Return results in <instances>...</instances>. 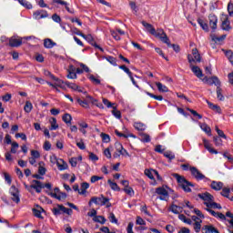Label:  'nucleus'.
<instances>
[{"instance_id":"nucleus-41","label":"nucleus","mask_w":233,"mask_h":233,"mask_svg":"<svg viewBox=\"0 0 233 233\" xmlns=\"http://www.w3.org/2000/svg\"><path fill=\"white\" fill-rule=\"evenodd\" d=\"M65 85L68 87L71 88L72 90H79V86L74 84V83H70L68 81L65 82Z\"/></svg>"},{"instance_id":"nucleus-7","label":"nucleus","mask_w":233,"mask_h":233,"mask_svg":"<svg viewBox=\"0 0 233 233\" xmlns=\"http://www.w3.org/2000/svg\"><path fill=\"white\" fill-rule=\"evenodd\" d=\"M212 208H218L207 207V208H205V210H207V212L211 214V216H213V218H218L219 219H222V220L227 219V217L225 215H223V213L216 212Z\"/></svg>"},{"instance_id":"nucleus-20","label":"nucleus","mask_w":233,"mask_h":233,"mask_svg":"<svg viewBox=\"0 0 233 233\" xmlns=\"http://www.w3.org/2000/svg\"><path fill=\"white\" fill-rule=\"evenodd\" d=\"M57 168H58V170H66L67 168H68V164L66 163V162H65V160H63V159H59L58 161H57Z\"/></svg>"},{"instance_id":"nucleus-52","label":"nucleus","mask_w":233,"mask_h":233,"mask_svg":"<svg viewBox=\"0 0 233 233\" xmlns=\"http://www.w3.org/2000/svg\"><path fill=\"white\" fill-rule=\"evenodd\" d=\"M213 140L216 147H221V145H223V140H221V138H219L218 137H214Z\"/></svg>"},{"instance_id":"nucleus-64","label":"nucleus","mask_w":233,"mask_h":233,"mask_svg":"<svg viewBox=\"0 0 233 233\" xmlns=\"http://www.w3.org/2000/svg\"><path fill=\"white\" fill-rule=\"evenodd\" d=\"M109 221L111 223H117V218H116V215H114V213L109 214Z\"/></svg>"},{"instance_id":"nucleus-24","label":"nucleus","mask_w":233,"mask_h":233,"mask_svg":"<svg viewBox=\"0 0 233 233\" xmlns=\"http://www.w3.org/2000/svg\"><path fill=\"white\" fill-rule=\"evenodd\" d=\"M51 198H55V199H58V201H61L62 199H66V193L65 192H59L58 195L56 194H50Z\"/></svg>"},{"instance_id":"nucleus-10","label":"nucleus","mask_w":233,"mask_h":233,"mask_svg":"<svg viewBox=\"0 0 233 233\" xmlns=\"http://www.w3.org/2000/svg\"><path fill=\"white\" fill-rule=\"evenodd\" d=\"M30 188H34L37 194H41V190L45 188V186H43V183L39 180H32Z\"/></svg>"},{"instance_id":"nucleus-59","label":"nucleus","mask_w":233,"mask_h":233,"mask_svg":"<svg viewBox=\"0 0 233 233\" xmlns=\"http://www.w3.org/2000/svg\"><path fill=\"white\" fill-rule=\"evenodd\" d=\"M38 173L40 174V176H45V174H46V168L41 166V163H39Z\"/></svg>"},{"instance_id":"nucleus-46","label":"nucleus","mask_w":233,"mask_h":233,"mask_svg":"<svg viewBox=\"0 0 233 233\" xmlns=\"http://www.w3.org/2000/svg\"><path fill=\"white\" fill-rule=\"evenodd\" d=\"M141 137V141H143V143H150V136L147 135V134H142L140 135Z\"/></svg>"},{"instance_id":"nucleus-39","label":"nucleus","mask_w":233,"mask_h":233,"mask_svg":"<svg viewBox=\"0 0 233 233\" xmlns=\"http://www.w3.org/2000/svg\"><path fill=\"white\" fill-rule=\"evenodd\" d=\"M163 154L165 157L169 159V161H172V159H176V155H174V152L172 151H166Z\"/></svg>"},{"instance_id":"nucleus-12","label":"nucleus","mask_w":233,"mask_h":233,"mask_svg":"<svg viewBox=\"0 0 233 233\" xmlns=\"http://www.w3.org/2000/svg\"><path fill=\"white\" fill-rule=\"evenodd\" d=\"M67 79H77V74L76 73V66L70 65L67 69Z\"/></svg>"},{"instance_id":"nucleus-26","label":"nucleus","mask_w":233,"mask_h":233,"mask_svg":"<svg viewBox=\"0 0 233 233\" xmlns=\"http://www.w3.org/2000/svg\"><path fill=\"white\" fill-rule=\"evenodd\" d=\"M45 48H54L56 46V43L52 41V39L46 38L44 40Z\"/></svg>"},{"instance_id":"nucleus-23","label":"nucleus","mask_w":233,"mask_h":233,"mask_svg":"<svg viewBox=\"0 0 233 233\" xmlns=\"http://www.w3.org/2000/svg\"><path fill=\"white\" fill-rule=\"evenodd\" d=\"M41 212H45V209L41 207H37V208H33V214L35 216V218H39L40 219H43V216H41Z\"/></svg>"},{"instance_id":"nucleus-14","label":"nucleus","mask_w":233,"mask_h":233,"mask_svg":"<svg viewBox=\"0 0 233 233\" xmlns=\"http://www.w3.org/2000/svg\"><path fill=\"white\" fill-rule=\"evenodd\" d=\"M21 45H23V40L21 38L11 37L9 39V46L17 47L21 46Z\"/></svg>"},{"instance_id":"nucleus-55","label":"nucleus","mask_w":233,"mask_h":233,"mask_svg":"<svg viewBox=\"0 0 233 233\" xmlns=\"http://www.w3.org/2000/svg\"><path fill=\"white\" fill-rule=\"evenodd\" d=\"M134 127L136 130H145V126L143 125V123L137 122L134 124Z\"/></svg>"},{"instance_id":"nucleus-28","label":"nucleus","mask_w":233,"mask_h":233,"mask_svg":"<svg viewBox=\"0 0 233 233\" xmlns=\"http://www.w3.org/2000/svg\"><path fill=\"white\" fill-rule=\"evenodd\" d=\"M200 128L203 130L208 136H212V129L207 124H200Z\"/></svg>"},{"instance_id":"nucleus-16","label":"nucleus","mask_w":233,"mask_h":233,"mask_svg":"<svg viewBox=\"0 0 233 233\" xmlns=\"http://www.w3.org/2000/svg\"><path fill=\"white\" fill-rule=\"evenodd\" d=\"M169 210H171L173 214H181V212H183V206H177L176 204H172L169 207Z\"/></svg>"},{"instance_id":"nucleus-27","label":"nucleus","mask_w":233,"mask_h":233,"mask_svg":"<svg viewBox=\"0 0 233 233\" xmlns=\"http://www.w3.org/2000/svg\"><path fill=\"white\" fill-rule=\"evenodd\" d=\"M62 120L64 121V123L66 125H72V116L68 113H66L63 116H62Z\"/></svg>"},{"instance_id":"nucleus-1","label":"nucleus","mask_w":233,"mask_h":233,"mask_svg":"<svg viewBox=\"0 0 233 233\" xmlns=\"http://www.w3.org/2000/svg\"><path fill=\"white\" fill-rule=\"evenodd\" d=\"M198 198L203 199L204 205H206V207L218 208V210H221V205L214 201V196H212L210 193L205 192L198 194Z\"/></svg>"},{"instance_id":"nucleus-21","label":"nucleus","mask_w":233,"mask_h":233,"mask_svg":"<svg viewBox=\"0 0 233 233\" xmlns=\"http://www.w3.org/2000/svg\"><path fill=\"white\" fill-rule=\"evenodd\" d=\"M198 25H200L202 30H204L205 32H210V29L208 28V24L206 23L203 19L198 18Z\"/></svg>"},{"instance_id":"nucleus-17","label":"nucleus","mask_w":233,"mask_h":233,"mask_svg":"<svg viewBox=\"0 0 233 233\" xmlns=\"http://www.w3.org/2000/svg\"><path fill=\"white\" fill-rule=\"evenodd\" d=\"M143 26H145V28H147V32H149V34H151V35H156V28H154V26L145 21L142 22Z\"/></svg>"},{"instance_id":"nucleus-49","label":"nucleus","mask_w":233,"mask_h":233,"mask_svg":"<svg viewBox=\"0 0 233 233\" xmlns=\"http://www.w3.org/2000/svg\"><path fill=\"white\" fill-rule=\"evenodd\" d=\"M115 146H116V152L121 156L123 154V145H121V143L119 142H116Z\"/></svg>"},{"instance_id":"nucleus-60","label":"nucleus","mask_w":233,"mask_h":233,"mask_svg":"<svg viewBox=\"0 0 233 233\" xmlns=\"http://www.w3.org/2000/svg\"><path fill=\"white\" fill-rule=\"evenodd\" d=\"M12 198V201H14L15 203H19V201H21V198H19V193H16L15 195H11Z\"/></svg>"},{"instance_id":"nucleus-3","label":"nucleus","mask_w":233,"mask_h":233,"mask_svg":"<svg viewBox=\"0 0 233 233\" xmlns=\"http://www.w3.org/2000/svg\"><path fill=\"white\" fill-rule=\"evenodd\" d=\"M110 199L108 198H105V196L101 195L100 197H93L91 198L88 205L89 207H92V203H95V205H106L107 208L112 207V204L109 202Z\"/></svg>"},{"instance_id":"nucleus-25","label":"nucleus","mask_w":233,"mask_h":233,"mask_svg":"<svg viewBox=\"0 0 233 233\" xmlns=\"http://www.w3.org/2000/svg\"><path fill=\"white\" fill-rule=\"evenodd\" d=\"M90 188V184H88L87 182H83L81 184V189H80V196H85V194H86V189Z\"/></svg>"},{"instance_id":"nucleus-34","label":"nucleus","mask_w":233,"mask_h":233,"mask_svg":"<svg viewBox=\"0 0 233 233\" xmlns=\"http://www.w3.org/2000/svg\"><path fill=\"white\" fill-rule=\"evenodd\" d=\"M32 108H34L32 103L30 101H26L24 106L25 112H26V114H30V112H32Z\"/></svg>"},{"instance_id":"nucleus-42","label":"nucleus","mask_w":233,"mask_h":233,"mask_svg":"<svg viewBox=\"0 0 233 233\" xmlns=\"http://www.w3.org/2000/svg\"><path fill=\"white\" fill-rule=\"evenodd\" d=\"M112 114L116 119H121V111L117 110L116 106H113Z\"/></svg>"},{"instance_id":"nucleus-33","label":"nucleus","mask_w":233,"mask_h":233,"mask_svg":"<svg viewBox=\"0 0 233 233\" xmlns=\"http://www.w3.org/2000/svg\"><path fill=\"white\" fill-rule=\"evenodd\" d=\"M207 103H208L209 108H211V110H215V112H218V114L221 112V107H219L218 105H214L213 103L209 102L208 100H207Z\"/></svg>"},{"instance_id":"nucleus-40","label":"nucleus","mask_w":233,"mask_h":233,"mask_svg":"<svg viewBox=\"0 0 233 233\" xmlns=\"http://www.w3.org/2000/svg\"><path fill=\"white\" fill-rule=\"evenodd\" d=\"M18 148H19V144H18L17 142H13V143L11 144V150H10V153H11V154H16Z\"/></svg>"},{"instance_id":"nucleus-36","label":"nucleus","mask_w":233,"mask_h":233,"mask_svg":"<svg viewBox=\"0 0 233 233\" xmlns=\"http://www.w3.org/2000/svg\"><path fill=\"white\" fill-rule=\"evenodd\" d=\"M63 208H64V206L63 205H58L57 208H53V214L55 216H59L61 215V213L63 212Z\"/></svg>"},{"instance_id":"nucleus-56","label":"nucleus","mask_w":233,"mask_h":233,"mask_svg":"<svg viewBox=\"0 0 233 233\" xmlns=\"http://www.w3.org/2000/svg\"><path fill=\"white\" fill-rule=\"evenodd\" d=\"M31 156L35 159H39V157H41V154L37 150H31Z\"/></svg>"},{"instance_id":"nucleus-11","label":"nucleus","mask_w":233,"mask_h":233,"mask_svg":"<svg viewBox=\"0 0 233 233\" xmlns=\"http://www.w3.org/2000/svg\"><path fill=\"white\" fill-rule=\"evenodd\" d=\"M33 17L35 19H45V18L48 17V12H46L43 9L35 11L33 14Z\"/></svg>"},{"instance_id":"nucleus-32","label":"nucleus","mask_w":233,"mask_h":233,"mask_svg":"<svg viewBox=\"0 0 233 233\" xmlns=\"http://www.w3.org/2000/svg\"><path fill=\"white\" fill-rule=\"evenodd\" d=\"M156 86L159 92H168V87H167L165 85H162L161 82H157Z\"/></svg>"},{"instance_id":"nucleus-51","label":"nucleus","mask_w":233,"mask_h":233,"mask_svg":"<svg viewBox=\"0 0 233 233\" xmlns=\"http://www.w3.org/2000/svg\"><path fill=\"white\" fill-rule=\"evenodd\" d=\"M84 94L86 97H87L89 101H91L92 105H97V99H95L94 97L90 96V95H88L86 91H85Z\"/></svg>"},{"instance_id":"nucleus-22","label":"nucleus","mask_w":233,"mask_h":233,"mask_svg":"<svg viewBox=\"0 0 233 233\" xmlns=\"http://www.w3.org/2000/svg\"><path fill=\"white\" fill-rule=\"evenodd\" d=\"M49 123L51 125L50 130H57V128H59V125L57 124V119H56V117H51L49 119Z\"/></svg>"},{"instance_id":"nucleus-2","label":"nucleus","mask_w":233,"mask_h":233,"mask_svg":"<svg viewBox=\"0 0 233 233\" xmlns=\"http://www.w3.org/2000/svg\"><path fill=\"white\" fill-rule=\"evenodd\" d=\"M173 177L177 178L179 187H181V188L184 189V192H192L190 187H194V185L190 183L188 180H187L185 177L177 173H174Z\"/></svg>"},{"instance_id":"nucleus-47","label":"nucleus","mask_w":233,"mask_h":233,"mask_svg":"<svg viewBox=\"0 0 233 233\" xmlns=\"http://www.w3.org/2000/svg\"><path fill=\"white\" fill-rule=\"evenodd\" d=\"M229 194H230V188L228 187H224L221 191V196H223L224 198H229Z\"/></svg>"},{"instance_id":"nucleus-38","label":"nucleus","mask_w":233,"mask_h":233,"mask_svg":"<svg viewBox=\"0 0 233 233\" xmlns=\"http://www.w3.org/2000/svg\"><path fill=\"white\" fill-rule=\"evenodd\" d=\"M217 97L219 101L225 100V96H223V90L219 86L217 87Z\"/></svg>"},{"instance_id":"nucleus-50","label":"nucleus","mask_w":233,"mask_h":233,"mask_svg":"<svg viewBox=\"0 0 233 233\" xmlns=\"http://www.w3.org/2000/svg\"><path fill=\"white\" fill-rule=\"evenodd\" d=\"M101 137H102V141L104 143H110V136H108L107 134L105 133H101Z\"/></svg>"},{"instance_id":"nucleus-19","label":"nucleus","mask_w":233,"mask_h":233,"mask_svg":"<svg viewBox=\"0 0 233 233\" xmlns=\"http://www.w3.org/2000/svg\"><path fill=\"white\" fill-rule=\"evenodd\" d=\"M221 28H222V30H225L226 32H228L229 30L232 29V27L230 26V21L228 20V18H225L222 21Z\"/></svg>"},{"instance_id":"nucleus-62","label":"nucleus","mask_w":233,"mask_h":233,"mask_svg":"<svg viewBox=\"0 0 233 233\" xmlns=\"http://www.w3.org/2000/svg\"><path fill=\"white\" fill-rule=\"evenodd\" d=\"M119 68L121 70H124L126 72V74H127V76H131L132 71H130V69H128V67H127V66H120Z\"/></svg>"},{"instance_id":"nucleus-37","label":"nucleus","mask_w":233,"mask_h":233,"mask_svg":"<svg viewBox=\"0 0 233 233\" xmlns=\"http://www.w3.org/2000/svg\"><path fill=\"white\" fill-rule=\"evenodd\" d=\"M107 183H108L110 188H112V190H116L117 192H119L120 188H119V186H117V183L113 182L110 179L107 180Z\"/></svg>"},{"instance_id":"nucleus-13","label":"nucleus","mask_w":233,"mask_h":233,"mask_svg":"<svg viewBox=\"0 0 233 233\" xmlns=\"http://www.w3.org/2000/svg\"><path fill=\"white\" fill-rule=\"evenodd\" d=\"M203 233H219V230L212 225H206L202 227Z\"/></svg>"},{"instance_id":"nucleus-45","label":"nucleus","mask_w":233,"mask_h":233,"mask_svg":"<svg viewBox=\"0 0 233 233\" xmlns=\"http://www.w3.org/2000/svg\"><path fill=\"white\" fill-rule=\"evenodd\" d=\"M76 101L80 106H83V108H88V102L86 100H81L80 98H77Z\"/></svg>"},{"instance_id":"nucleus-8","label":"nucleus","mask_w":233,"mask_h":233,"mask_svg":"<svg viewBox=\"0 0 233 233\" xmlns=\"http://www.w3.org/2000/svg\"><path fill=\"white\" fill-rule=\"evenodd\" d=\"M208 23L211 30L213 32H216L218 28V16H216L215 15H209Z\"/></svg>"},{"instance_id":"nucleus-43","label":"nucleus","mask_w":233,"mask_h":233,"mask_svg":"<svg viewBox=\"0 0 233 233\" xmlns=\"http://www.w3.org/2000/svg\"><path fill=\"white\" fill-rule=\"evenodd\" d=\"M215 130L219 137H223V139H227V135L223 132V130L219 129L218 126L215 127Z\"/></svg>"},{"instance_id":"nucleus-57","label":"nucleus","mask_w":233,"mask_h":233,"mask_svg":"<svg viewBox=\"0 0 233 233\" xmlns=\"http://www.w3.org/2000/svg\"><path fill=\"white\" fill-rule=\"evenodd\" d=\"M124 192H126V194L128 196H134V189L130 187H124Z\"/></svg>"},{"instance_id":"nucleus-61","label":"nucleus","mask_w":233,"mask_h":233,"mask_svg":"<svg viewBox=\"0 0 233 233\" xmlns=\"http://www.w3.org/2000/svg\"><path fill=\"white\" fill-rule=\"evenodd\" d=\"M69 163H70L71 167H77V157L70 158Z\"/></svg>"},{"instance_id":"nucleus-58","label":"nucleus","mask_w":233,"mask_h":233,"mask_svg":"<svg viewBox=\"0 0 233 233\" xmlns=\"http://www.w3.org/2000/svg\"><path fill=\"white\" fill-rule=\"evenodd\" d=\"M194 230L195 232H199V230H201V221H196L194 223Z\"/></svg>"},{"instance_id":"nucleus-53","label":"nucleus","mask_w":233,"mask_h":233,"mask_svg":"<svg viewBox=\"0 0 233 233\" xmlns=\"http://www.w3.org/2000/svg\"><path fill=\"white\" fill-rule=\"evenodd\" d=\"M84 39H86V41H87L88 43H90V45L92 43H94V37L92 36V35H83L82 36Z\"/></svg>"},{"instance_id":"nucleus-44","label":"nucleus","mask_w":233,"mask_h":233,"mask_svg":"<svg viewBox=\"0 0 233 233\" xmlns=\"http://www.w3.org/2000/svg\"><path fill=\"white\" fill-rule=\"evenodd\" d=\"M146 94L149 96V97H153V99H156L157 101H163V96H156L150 92H146Z\"/></svg>"},{"instance_id":"nucleus-15","label":"nucleus","mask_w":233,"mask_h":233,"mask_svg":"<svg viewBox=\"0 0 233 233\" xmlns=\"http://www.w3.org/2000/svg\"><path fill=\"white\" fill-rule=\"evenodd\" d=\"M203 142L206 150H208L210 154H218V150L213 148L212 145H210V142H208V140L204 139Z\"/></svg>"},{"instance_id":"nucleus-29","label":"nucleus","mask_w":233,"mask_h":233,"mask_svg":"<svg viewBox=\"0 0 233 233\" xmlns=\"http://www.w3.org/2000/svg\"><path fill=\"white\" fill-rule=\"evenodd\" d=\"M18 3H20V5L24 6V8H26L27 10H32L33 8L32 4H30V2L26 0H18Z\"/></svg>"},{"instance_id":"nucleus-9","label":"nucleus","mask_w":233,"mask_h":233,"mask_svg":"<svg viewBox=\"0 0 233 233\" xmlns=\"http://www.w3.org/2000/svg\"><path fill=\"white\" fill-rule=\"evenodd\" d=\"M156 194L159 196L158 198L161 199V201H167V199H168V191H167L165 187H157Z\"/></svg>"},{"instance_id":"nucleus-6","label":"nucleus","mask_w":233,"mask_h":233,"mask_svg":"<svg viewBox=\"0 0 233 233\" xmlns=\"http://www.w3.org/2000/svg\"><path fill=\"white\" fill-rule=\"evenodd\" d=\"M189 170L191 172V175L193 176V177H195V179H197V181H201L202 179H205V175H203V173H201V171H199L198 167H189Z\"/></svg>"},{"instance_id":"nucleus-30","label":"nucleus","mask_w":233,"mask_h":233,"mask_svg":"<svg viewBox=\"0 0 233 233\" xmlns=\"http://www.w3.org/2000/svg\"><path fill=\"white\" fill-rule=\"evenodd\" d=\"M93 221H95V223H101V225H105V223H106V218L103 216H96L93 218Z\"/></svg>"},{"instance_id":"nucleus-54","label":"nucleus","mask_w":233,"mask_h":233,"mask_svg":"<svg viewBox=\"0 0 233 233\" xmlns=\"http://www.w3.org/2000/svg\"><path fill=\"white\" fill-rule=\"evenodd\" d=\"M226 56L228 57V61L233 65V52L231 50L226 52Z\"/></svg>"},{"instance_id":"nucleus-4","label":"nucleus","mask_w":233,"mask_h":233,"mask_svg":"<svg viewBox=\"0 0 233 233\" xmlns=\"http://www.w3.org/2000/svg\"><path fill=\"white\" fill-rule=\"evenodd\" d=\"M188 63H201V55H199V51L198 48H194L192 50V55H187Z\"/></svg>"},{"instance_id":"nucleus-35","label":"nucleus","mask_w":233,"mask_h":233,"mask_svg":"<svg viewBox=\"0 0 233 233\" xmlns=\"http://www.w3.org/2000/svg\"><path fill=\"white\" fill-rule=\"evenodd\" d=\"M209 85H215L216 86H219L221 82H219V78L218 76H212L209 78Z\"/></svg>"},{"instance_id":"nucleus-31","label":"nucleus","mask_w":233,"mask_h":233,"mask_svg":"<svg viewBox=\"0 0 233 233\" xmlns=\"http://www.w3.org/2000/svg\"><path fill=\"white\" fill-rule=\"evenodd\" d=\"M211 188H213V190H221V188H223V184L222 182L213 181L211 183Z\"/></svg>"},{"instance_id":"nucleus-48","label":"nucleus","mask_w":233,"mask_h":233,"mask_svg":"<svg viewBox=\"0 0 233 233\" xmlns=\"http://www.w3.org/2000/svg\"><path fill=\"white\" fill-rule=\"evenodd\" d=\"M106 61H108V63H110L114 66H117V61L116 60V58L114 56H107V57H106Z\"/></svg>"},{"instance_id":"nucleus-5","label":"nucleus","mask_w":233,"mask_h":233,"mask_svg":"<svg viewBox=\"0 0 233 233\" xmlns=\"http://www.w3.org/2000/svg\"><path fill=\"white\" fill-rule=\"evenodd\" d=\"M155 35L156 37H159L162 43H165L166 45H167V46H170V39H168V36L163 29H157L156 31V35Z\"/></svg>"},{"instance_id":"nucleus-18","label":"nucleus","mask_w":233,"mask_h":233,"mask_svg":"<svg viewBox=\"0 0 233 233\" xmlns=\"http://www.w3.org/2000/svg\"><path fill=\"white\" fill-rule=\"evenodd\" d=\"M191 70H192L193 74H195V76H197V77L201 79V76H203V71H201V68H199V66H191Z\"/></svg>"},{"instance_id":"nucleus-63","label":"nucleus","mask_w":233,"mask_h":233,"mask_svg":"<svg viewBox=\"0 0 233 233\" xmlns=\"http://www.w3.org/2000/svg\"><path fill=\"white\" fill-rule=\"evenodd\" d=\"M228 12L230 17H233V4L232 3H229L228 5Z\"/></svg>"}]
</instances>
